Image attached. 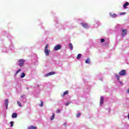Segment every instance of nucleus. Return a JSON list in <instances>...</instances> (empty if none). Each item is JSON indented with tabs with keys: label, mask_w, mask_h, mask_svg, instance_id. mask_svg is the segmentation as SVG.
Instances as JSON below:
<instances>
[{
	"label": "nucleus",
	"mask_w": 129,
	"mask_h": 129,
	"mask_svg": "<svg viewBox=\"0 0 129 129\" xmlns=\"http://www.w3.org/2000/svg\"><path fill=\"white\" fill-rule=\"evenodd\" d=\"M17 103H18L19 106H20V107H23V105H22V103H21V102L18 101H17Z\"/></svg>",
	"instance_id": "a211bd4d"
},
{
	"label": "nucleus",
	"mask_w": 129,
	"mask_h": 129,
	"mask_svg": "<svg viewBox=\"0 0 129 129\" xmlns=\"http://www.w3.org/2000/svg\"><path fill=\"white\" fill-rule=\"evenodd\" d=\"M69 104H70V103H69V102H67V103H66V106L69 105Z\"/></svg>",
	"instance_id": "c756f323"
},
{
	"label": "nucleus",
	"mask_w": 129,
	"mask_h": 129,
	"mask_svg": "<svg viewBox=\"0 0 129 129\" xmlns=\"http://www.w3.org/2000/svg\"><path fill=\"white\" fill-rule=\"evenodd\" d=\"M118 74L120 76H123V75H126V72H125V70H123L120 71V72Z\"/></svg>",
	"instance_id": "f257e3e1"
},
{
	"label": "nucleus",
	"mask_w": 129,
	"mask_h": 129,
	"mask_svg": "<svg viewBox=\"0 0 129 129\" xmlns=\"http://www.w3.org/2000/svg\"><path fill=\"white\" fill-rule=\"evenodd\" d=\"M127 92V93H129V88L128 89Z\"/></svg>",
	"instance_id": "473e14b6"
},
{
	"label": "nucleus",
	"mask_w": 129,
	"mask_h": 129,
	"mask_svg": "<svg viewBox=\"0 0 129 129\" xmlns=\"http://www.w3.org/2000/svg\"><path fill=\"white\" fill-rule=\"evenodd\" d=\"M28 129H37V127L35 126H30L28 127Z\"/></svg>",
	"instance_id": "2eb2a0df"
},
{
	"label": "nucleus",
	"mask_w": 129,
	"mask_h": 129,
	"mask_svg": "<svg viewBox=\"0 0 129 129\" xmlns=\"http://www.w3.org/2000/svg\"><path fill=\"white\" fill-rule=\"evenodd\" d=\"M81 57H82V55L80 53L78 54L77 59H78V60H79V59H80L81 58Z\"/></svg>",
	"instance_id": "4468645a"
},
{
	"label": "nucleus",
	"mask_w": 129,
	"mask_h": 129,
	"mask_svg": "<svg viewBox=\"0 0 129 129\" xmlns=\"http://www.w3.org/2000/svg\"><path fill=\"white\" fill-rule=\"evenodd\" d=\"M69 47H70V49L71 50H73V45H72V43H70L69 44Z\"/></svg>",
	"instance_id": "dca6fc26"
},
{
	"label": "nucleus",
	"mask_w": 129,
	"mask_h": 129,
	"mask_svg": "<svg viewBox=\"0 0 129 129\" xmlns=\"http://www.w3.org/2000/svg\"><path fill=\"white\" fill-rule=\"evenodd\" d=\"M61 45L60 44H58L57 45H56L55 46H54V51H57L58 50H60V49H61Z\"/></svg>",
	"instance_id": "7ed1b4c3"
},
{
	"label": "nucleus",
	"mask_w": 129,
	"mask_h": 129,
	"mask_svg": "<svg viewBox=\"0 0 129 129\" xmlns=\"http://www.w3.org/2000/svg\"><path fill=\"white\" fill-rule=\"evenodd\" d=\"M68 93H69V92L68 91H66L64 92H63V94H61L62 97H64L65 95H68Z\"/></svg>",
	"instance_id": "1a4fd4ad"
},
{
	"label": "nucleus",
	"mask_w": 129,
	"mask_h": 129,
	"mask_svg": "<svg viewBox=\"0 0 129 129\" xmlns=\"http://www.w3.org/2000/svg\"><path fill=\"white\" fill-rule=\"evenodd\" d=\"M104 102V98L103 97H100V105L101 106H102V104H103V102Z\"/></svg>",
	"instance_id": "39448f33"
},
{
	"label": "nucleus",
	"mask_w": 129,
	"mask_h": 129,
	"mask_svg": "<svg viewBox=\"0 0 129 129\" xmlns=\"http://www.w3.org/2000/svg\"><path fill=\"white\" fill-rule=\"evenodd\" d=\"M5 105L6 106V109H8V106L9 105V100L8 99L5 100Z\"/></svg>",
	"instance_id": "6e6552de"
},
{
	"label": "nucleus",
	"mask_w": 129,
	"mask_h": 129,
	"mask_svg": "<svg viewBox=\"0 0 129 129\" xmlns=\"http://www.w3.org/2000/svg\"><path fill=\"white\" fill-rule=\"evenodd\" d=\"M127 34V31L125 29H122V37H124L125 35Z\"/></svg>",
	"instance_id": "20e7f679"
},
{
	"label": "nucleus",
	"mask_w": 129,
	"mask_h": 129,
	"mask_svg": "<svg viewBox=\"0 0 129 129\" xmlns=\"http://www.w3.org/2000/svg\"><path fill=\"white\" fill-rule=\"evenodd\" d=\"M56 112H57V113H60V112H61V110H60V109H58L56 110Z\"/></svg>",
	"instance_id": "bb28decb"
},
{
	"label": "nucleus",
	"mask_w": 129,
	"mask_h": 129,
	"mask_svg": "<svg viewBox=\"0 0 129 129\" xmlns=\"http://www.w3.org/2000/svg\"><path fill=\"white\" fill-rule=\"evenodd\" d=\"M104 41H105L104 39H101V43H103V42H104Z\"/></svg>",
	"instance_id": "cd10ccee"
},
{
	"label": "nucleus",
	"mask_w": 129,
	"mask_h": 129,
	"mask_svg": "<svg viewBox=\"0 0 129 129\" xmlns=\"http://www.w3.org/2000/svg\"><path fill=\"white\" fill-rule=\"evenodd\" d=\"M55 118V113H53L52 116H51V120H53Z\"/></svg>",
	"instance_id": "aec40b11"
},
{
	"label": "nucleus",
	"mask_w": 129,
	"mask_h": 129,
	"mask_svg": "<svg viewBox=\"0 0 129 129\" xmlns=\"http://www.w3.org/2000/svg\"><path fill=\"white\" fill-rule=\"evenodd\" d=\"M26 89H29V88H27Z\"/></svg>",
	"instance_id": "c9c22d12"
},
{
	"label": "nucleus",
	"mask_w": 129,
	"mask_h": 129,
	"mask_svg": "<svg viewBox=\"0 0 129 129\" xmlns=\"http://www.w3.org/2000/svg\"><path fill=\"white\" fill-rule=\"evenodd\" d=\"M48 48H49V45L46 44V46L45 47V50L48 49Z\"/></svg>",
	"instance_id": "393cba45"
},
{
	"label": "nucleus",
	"mask_w": 129,
	"mask_h": 129,
	"mask_svg": "<svg viewBox=\"0 0 129 129\" xmlns=\"http://www.w3.org/2000/svg\"><path fill=\"white\" fill-rule=\"evenodd\" d=\"M63 125H64V126H66V123H64L63 124Z\"/></svg>",
	"instance_id": "2f4dec72"
},
{
	"label": "nucleus",
	"mask_w": 129,
	"mask_h": 129,
	"mask_svg": "<svg viewBox=\"0 0 129 129\" xmlns=\"http://www.w3.org/2000/svg\"><path fill=\"white\" fill-rule=\"evenodd\" d=\"M40 104H39V106H41V107H42V106H43V105H44V102H43V101H40Z\"/></svg>",
	"instance_id": "4be33fe9"
},
{
	"label": "nucleus",
	"mask_w": 129,
	"mask_h": 129,
	"mask_svg": "<svg viewBox=\"0 0 129 129\" xmlns=\"http://www.w3.org/2000/svg\"><path fill=\"white\" fill-rule=\"evenodd\" d=\"M85 63L87 64H90V59L89 58H87L85 60Z\"/></svg>",
	"instance_id": "ddd939ff"
},
{
	"label": "nucleus",
	"mask_w": 129,
	"mask_h": 129,
	"mask_svg": "<svg viewBox=\"0 0 129 129\" xmlns=\"http://www.w3.org/2000/svg\"><path fill=\"white\" fill-rule=\"evenodd\" d=\"M50 51L49 49H44V53L46 56H49Z\"/></svg>",
	"instance_id": "423d86ee"
},
{
	"label": "nucleus",
	"mask_w": 129,
	"mask_h": 129,
	"mask_svg": "<svg viewBox=\"0 0 129 129\" xmlns=\"http://www.w3.org/2000/svg\"><path fill=\"white\" fill-rule=\"evenodd\" d=\"M10 124H11V127L14 126V122L13 121H11L10 122Z\"/></svg>",
	"instance_id": "a878e982"
},
{
	"label": "nucleus",
	"mask_w": 129,
	"mask_h": 129,
	"mask_svg": "<svg viewBox=\"0 0 129 129\" xmlns=\"http://www.w3.org/2000/svg\"><path fill=\"white\" fill-rule=\"evenodd\" d=\"M18 116V114L17 113H13L12 115L13 118H16Z\"/></svg>",
	"instance_id": "9d476101"
},
{
	"label": "nucleus",
	"mask_w": 129,
	"mask_h": 129,
	"mask_svg": "<svg viewBox=\"0 0 129 129\" xmlns=\"http://www.w3.org/2000/svg\"><path fill=\"white\" fill-rule=\"evenodd\" d=\"M24 62H20L19 63V65L20 66V67H23V66H24Z\"/></svg>",
	"instance_id": "412c9836"
},
{
	"label": "nucleus",
	"mask_w": 129,
	"mask_h": 129,
	"mask_svg": "<svg viewBox=\"0 0 129 129\" xmlns=\"http://www.w3.org/2000/svg\"><path fill=\"white\" fill-rule=\"evenodd\" d=\"M125 14V13H120V15H124Z\"/></svg>",
	"instance_id": "7c9ffc66"
},
{
	"label": "nucleus",
	"mask_w": 129,
	"mask_h": 129,
	"mask_svg": "<svg viewBox=\"0 0 129 129\" xmlns=\"http://www.w3.org/2000/svg\"><path fill=\"white\" fill-rule=\"evenodd\" d=\"M21 70L20 69H19L16 73V75H17V74H18L19 72H21Z\"/></svg>",
	"instance_id": "b1692460"
},
{
	"label": "nucleus",
	"mask_w": 129,
	"mask_h": 129,
	"mask_svg": "<svg viewBox=\"0 0 129 129\" xmlns=\"http://www.w3.org/2000/svg\"><path fill=\"white\" fill-rule=\"evenodd\" d=\"M80 115H81V113L79 112L77 114L76 116L77 117H80Z\"/></svg>",
	"instance_id": "5701e85b"
},
{
	"label": "nucleus",
	"mask_w": 129,
	"mask_h": 129,
	"mask_svg": "<svg viewBox=\"0 0 129 129\" xmlns=\"http://www.w3.org/2000/svg\"><path fill=\"white\" fill-rule=\"evenodd\" d=\"M25 76H26V74H25L24 73H22L21 75V78H24Z\"/></svg>",
	"instance_id": "f3484780"
},
{
	"label": "nucleus",
	"mask_w": 129,
	"mask_h": 129,
	"mask_svg": "<svg viewBox=\"0 0 129 129\" xmlns=\"http://www.w3.org/2000/svg\"><path fill=\"white\" fill-rule=\"evenodd\" d=\"M26 61V60L24 59H19L18 62H19V63H25V62Z\"/></svg>",
	"instance_id": "9b49d317"
},
{
	"label": "nucleus",
	"mask_w": 129,
	"mask_h": 129,
	"mask_svg": "<svg viewBox=\"0 0 129 129\" xmlns=\"http://www.w3.org/2000/svg\"><path fill=\"white\" fill-rule=\"evenodd\" d=\"M129 5V3H128V2H126L125 4H124L123 5V8H124V9H127V7H127V6H128Z\"/></svg>",
	"instance_id": "f8f14e48"
},
{
	"label": "nucleus",
	"mask_w": 129,
	"mask_h": 129,
	"mask_svg": "<svg viewBox=\"0 0 129 129\" xmlns=\"http://www.w3.org/2000/svg\"><path fill=\"white\" fill-rule=\"evenodd\" d=\"M110 16L111 17H112V18H115V17H116V14H110Z\"/></svg>",
	"instance_id": "6ab92c4d"
},
{
	"label": "nucleus",
	"mask_w": 129,
	"mask_h": 129,
	"mask_svg": "<svg viewBox=\"0 0 129 129\" xmlns=\"http://www.w3.org/2000/svg\"><path fill=\"white\" fill-rule=\"evenodd\" d=\"M128 119H129V114H128Z\"/></svg>",
	"instance_id": "72a5a7b5"
},
{
	"label": "nucleus",
	"mask_w": 129,
	"mask_h": 129,
	"mask_svg": "<svg viewBox=\"0 0 129 129\" xmlns=\"http://www.w3.org/2000/svg\"><path fill=\"white\" fill-rule=\"evenodd\" d=\"M81 25H82V27H83V28H85V29H88L89 28L87 23L82 22L81 23Z\"/></svg>",
	"instance_id": "f03ea898"
},
{
	"label": "nucleus",
	"mask_w": 129,
	"mask_h": 129,
	"mask_svg": "<svg viewBox=\"0 0 129 129\" xmlns=\"http://www.w3.org/2000/svg\"><path fill=\"white\" fill-rule=\"evenodd\" d=\"M116 77L117 80H119V76H116Z\"/></svg>",
	"instance_id": "c85d7f7f"
},
{
	"label": "nucleus",
	"mask_w": 129,
	"mask_h": 129,
	"mask_svg": "<svg viewBox=\"0 0 129 129\" xmlns=\"http://www.w3.org/2000/svg\"><path fill=\"white\" fill-rule=\"evenodd\" d=\"M120 83H121V84H122V82H120Z\"/></svg>",
	"instance_id": "f704fd0d"
},
{
	"label": "nucleus",
	"mask_w": 129,
	"mask_h": 129,
	"mask_svg": "<svg viewBox=\"0 0 129 129\" xmlns=\"http://www.w3.org/2000/svg\"><path fill=\"white\" fill-rule=\"evenodd\" d=\"M54 74H55V72H52L49 73L46 75H45V77H48V76H50L51 75H54Z\"/></svg>",
	"instance_id": "0eeeda50"
}]
</instances>
